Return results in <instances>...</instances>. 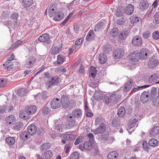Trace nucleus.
I'll use <instances>...</instances> for the list:
<instances>
[{"instance_id":"nucleus-1","label":"nucleus","mask_w":159,"mask_h":159,"mask_svg":"<svg viewBox=\"0 0 159 159\" xmlns=\"http://www.w3.org/2000/svg\"><path fill=\"white\" fill-rule=\"evenodd\" d=\"M36 61V59L35 57L32 56L29 57L25 60L24 64L25 67L29 68L33 67Z\"/></svg>"},{"instance_id":"nucleus-2","label":"nucleus","mask_w":159,"mask_h":159,"mask_svg":"<svg viewBox=\"0 0 159 159\" xmlns=\"http://www.w3.org/2000/svg\"><path fill=\"white\" fill-rule=\"evenodd\" d=\"M62 104L61 100L58 98H55L52 99L51 102V106L54 109L59 108Z\"/></svg>"},{"instance_id":"nucleus-3","label":"nucleus","mask_w":159,"mask_h":159,"mask_svg":"<svg viewBox=\"0 0 159 159\" xmlns=\"http://www.w3.org/2000/svg\"><path fill=\"white\" fill-rule=\"evenodd\" d=\"M106 129V127L105 124L102 123L100 124L97 128L92 131L95 134H102L105 132Z\"/></svg>"},{"instance_id":"nucleus-4","label":"nucleus","mask_w":159,"mask_h":159,"mask_svg":"<svg viewBox=\"0 0 159 159\" xmlns=\"http://www.w3.org/2000/svg\"><path fill=\"white\" fill-rule=\"evenodd\" d=\"M38 40L40 42L47 44L50 43L51 40L49 35L47 34H43L38 38Z\"/></svg>"},{"instance_id":"nucleus-5","label":"nucleus","mask_w":159,"mask_h":159,"mask_svg":"<svg viewBox=\"0 0 159 159\" xmlns=\"http://www.w3.org/2000/svg\"><path fill=\"white\" fill-rule=\"evenodd\" d=\"M159 65V61L155 58H151L148 62V66L150 69L155 68Z\"/></svg>"},{"instance_id":"nucleus-6","label":"nucleus","mask_w":159,"mask_h":159,"mask_svg":"<svg viewBox=\"0 0 159 159\" xmlns=\"http://www.w3.org/2000/svg\"><path fill=\"white\" fill-rule=\"evenodd\" d=\"M60 79L57 76L53 77L50 80L47 82L46 83L47 86L50 87L53 84H57L60 83Z\"/></svg>"},{"instance_id":"nucleus-7","label":"nucleus","mask_w":159,"mask_h":159,"mask_svg":"<svg viewBox=\"0 0 159 159\" xmlns=\"http://www.w3.org/2000/svg\"><path fill=\"white\" fill-rule=\"evenodd\" d=\"M30 115L28 111H27L25 108L24 110H22L20 111L19 116L21 118L24 120L30 119Z\"/></svg>"},{"instance_id":"nucleus-8","label":"nucleus","mask_w":159,"mask_h":159,"mask_svg":"<svg viewBox=\"0 0 159 159\" xmlns=\"http://www.w3.org/2000/svg\"><path fill=\"white\" fill-rule=\"evenodd\" d=\"M149 7V3L147 0H141L139 6V8L141 10L144 11Z\"/></svg>"},{"instance_id":"nucleus-9","label":"nucleus","mask_w":159,"mask_h":159,"mask_svg":"<svg viewBox=\"0 0 159 159\" xmlns=\"http://www.w3.org/2000/svg\"><path fill=\"white\" fill-rule=\"evenodd\" d=\"M110 100L111 102L116 103L121 100V96L116 93H112L110 96Z\"/></svg>"},{"instance_id":"nucleus-10","label":"nucleus","mask_w":159,"mask_h":159,"mask_svg":"<svg viewBox=\"0 0 159 159\" xmlns=\"http://www.w3.org/2000/svg\"><path fill=\"white\" fill-rule=\"evenodd\" d=\"M142 42V38L139 36H136L134 37L132 40V43L135 46L140 45Z\"/></svg>"},{"instance_id":"nucleus-11","label":"nucleus","mask_w":159,"mask_h":159,"mask_svg":"<svg viewBox=\"0 0 159 159\" xmlns=\"http://www.w3.org/2000/svg\"><path fill=\"white\" fill-rule=\"evenodd\" d=\"M124 54V52L123 50L116 49L114 52V56L115 59H119L122 57Z\"/></svg>"},{"instance_id":"nucleus-12","label":"nucleus","mask_w":159,"mask_h":159,"mask_svg":"<svg viewBox=\"0 0 159 159\" xmlns=\"http://www.w3.org/2000/svg\"><path fill=\"white\" fill-rule=\"evenodd\" d=\"M129 57L131 61L137 62L139 60V53L136 51H134L133 52L130 54Z\"/></svg>"},{"instance_id":"nucleus-13","label":"nucleus","mask_w":159,"mask_h":159,"mask_svg":"<svg viewBox=\"0 0 159 159\" xmlns=\"http://www.w3.org/2000/svg\"><path fill=\"white\" fill-rule=\"evenodd\" d=\"M149 136L151 137H154L159 134V127L154 126L149 131Z\"/></svg>"},{"instance_id":"nucleus-14","label":"nucleus","mask_w":159,"mask_h":159,"mask_svg":"<svg viewBox=\"0 0 159 159\" xmlns=\"http://www.w3.org/2000/svg\"><path fill=\"white\" fill-rule=\"evenodd\" d=\"M149 98L148 93L144 91L141 95L140 100L142 103H145L148 102L149 99Z\"/></svg>"},{"instance_id":"nucleus-15","label":"nucleus","mask_w":159,"mask_h":159,"mask_svg":"<svg viewBox=\"0 0 159 159\" xmlns=\"http://www.w3.org/2000/svg\"><path fill=\"white\" fill-rule=\"evenodd\" d=\"M134 6L131 4H129L126 7L125 12L127 15L132 14L134 11Z\"/></svg>"},{"instance_id":"nucleus-16","label":"nucleus","mask_w":159,"mask_h":159,"mask_svg":"<svg viewBox=\"0 0 159 159\" xmlns=\"http://www.w3.org/2000/svg\"><path fill=\"white\" fill-rule=\"evenodd\" d=\"M148 50L146 49H144L141 50L139 53V56L140 59H145L147 58Z\"/></svg>"},{"instance_id":"nucleus-17","label":"nucleus","mask_w":159,"mask_h":159,"mask_svg":"<svg viewBox=\"0 0 159 159\" xmlns=\"http://www.w3.org/2000/svg\"><path fill=\"white\" fill-rule=\"evenodd\" d=\"M25 108L26 109V111H28L30 115L34 114L37 109L36 106L33 105L27 107Z\"/></svg>"},{"instance_id":"nucleus-18","label":"nucleus","mask_w":159,"mask_h":159,"mask_svg":"<svg viewBox=\"0 0 159 159\" xmlns=\"http://www.w3.org/2000/svg\"><path fill=\"white\" fill-rule=\"evenodd\" d=\"M27 132H28L29 134L33 135L36 132L37 129L36 127L33 125H31L28 126Z\"/></svg>"},{"instance_id":"nucleus-19","label":"nucleus","mask_w":159,"mask_h":159,"mask_svg":"<svg viewBox=\"0 0 159 159\" xmlns=\"http://www.w3.org/2000/svg\"><path fill=\"white\" fill-rule=\"evenodd\" d=\"M95 35L93 30H90L86 36V39L87 41H90L94 39Z\"/></svg>"},{"instance_id":"nucleus-20","label":"nucleus","mask_w":159,"mask_h":159,"mask_svg":"<svg viewBox=\"0 0 159 159\" xmlns=\"http://www.w3.org/2000/svg\"><path fill=\"white\" fill-rule=\"evenodd\" d=\"M109 134L108 133H105L103 134H102L100 136V139L104 142L109 141L111 138L109 136Z\"/></svg>"},{"instance_id":"nucleus-21","label":"nucleus","mask_w":159,"mask_h":159,"mask_svg":"<svg viewBox=\"0 0 159 159\" xmlns=\"http://www.w3.org/2000/svg\"><path fill=\"white\" fill-rule=\"evenodd\" d=\"M57 9L55 4L50 6L48 9L49 15L50 17L52 16L56 11Z\"/></svg>"},{"instance_id":"nucleus-22","label":"nucleus","mask_w":159,"mask_h":159,"mask_svg":"<svg viewBox=\"0 0 159 159\" xmlns=\"http://www.w3.org/2000/svg\"><path fill=\"white\" fill-rule=\"evenodd\" d=\"M132 84L133 80L131 79H130L125 84L124 87V91H129L131 89Z\"/></svg>"},{"instance_id":"nucleus-23","label":"nucleus","mask_w":159,"mask_h":159,"mask_svg":"<svg viewBox=\"0 0 159 159\" xmlns=\"http://www.w3.org/2000/svg\"><path fill=\"white\" fill-rule=\"evenodd\" d=\"M97 71L96 68L93 66H91L89 70V74L91 78H94Z\"/></svg>"},{"instance_id":"nucleus-24","label":"nucleus","mask_w":159,"mask_h":159,"mask_svg":"<svg viewBox=\"0 0 159 159\" xmlns=\"http://www.w3.org/2000/svg\"><path fill=\"white\" fill-rule=\"evenodd\" d=\"M20 138L23 141H25L28 139L29 137H30L29 134L27 131H24L20 134Z\"/></svg>"},{"instance_id":"nucleus-25","label":"nucleus","mask_w":159,"mask_h":159,"mask_svg":"<svg viewBox=\"0 0 159 159\" xmlns=\"http://www.w3.org/2000/svg\"><path fill=\"white\" fill-rule=\"evenodd\" d=\"M148 142L149 145L153 147H156L158 145V141L157 140L154 138L150 139Z\"/></svg>"},{"instance_id":"nucleus-26","label":"nucleus","mask_w":159,"mask_h":159,"mask_svg":"<svg viewBox=\"0 0 159 159\" xmlns=\"http://www.w3.org/2000/svg\"><path fill=\"white\" fill-rule=\"evenodd\" d=\"M125 113V109L124 107H120L117 111L118 115L120 118L123 117L124 116Z\"/></svg>"},{"instance_id":"nucleus-27","label":"nucleus","mask_w":159,"mask_h":159,"mask_svg":"<svg viewBox=\"0 0 159 159\" xmlns=\"http://www.w3.org/2000/svg\"><path fill=\"white\" fill-rule=\"evenodd\" d=\"M15 120L16 119L14 116L12 115H11L6 118L5 121L6 124L8 125L15 121Z\"/></svg>"},{"instance_id":"nucleus-28","label":"nucleus","mask_w":159,"mask_h":159,"mask_svg":"<svg viewBox=\"0 0 159 159\" xmlns=\"http://www.w3.org/2000/svg\"><path fill=\"white\" fill-rule=\"evenodd\" d=\"M98 59L99 63L101 64H103L106 62L107 58L105 55L103 54H100Z\"/></svg>"},{"instance_id":"nucleus-29","label":"nucleus","mask_w":159,"mask_h":159,"mask_svg":"<svg viewBox=\"0 0 159 159\" xmlns=\"http://www.w3.org/2000/svg\"><path fill=\"white\" fill-rule=\"evenodd\" d=\"M118 156V153L116 152L113 151L108 155L107 158L108 159H117Z\"/></svg>"},{"instance_id":"nucleus-30","label":"nucleus","mask_w":159,"mask_h":159,"mask_svg":"<svg viewBox=\"0 0 159 159\" xmlns=\"http://www.w3.org/2000/svg\"><path fill=\"white\" fill-rule=\"evenodd\" d=\"M120 119L118 117H116L113 119L112 125L114 127H117L120 124Z\"/></svg>"},{"instance_id":"nucleus-31","label":"nucleus","mask_w":159,"mask_h":159,"mask_svg":"<svg viewBox=\"0 0 159 159\" xmlns=\"http://www.w3.org/2000/svg\"><path fill=\"white\" fill-rule=\"evenodd\" d=\"M64 15L61 12L56 13L53 18V20L56 21H60L63 17Z\"/></svg>"},{"instance_id":"nucleus-32","label":"nucleus","mask_w":159,"mask_h":159,"mask_svg":"<svg viewBox=\"0 0 159 159\" xmlns=\"http://www.w3.org/2000/svg\"><path fill=\"white\" fill-rule=\"evenodd\" d=\"M158 75L157 74H153L149 78V82L150 83H153L157 80Z\"/></svg>"},{"instance_id":"nucleus-33","label":"nucleus","mask_w":159,"mask_h":159,"mask_svg":"<svg viewBox=\"0 0 159 159\" xmlns=\"http://www.w3.org/2000/svg\"><path fill=\"white\" fill-rule=\"evenodd\" d=\"M104 24L103 22H101L98 23L95 26L94 30L98 31L99 30H101L103 28Z\"/></svg>"},{"instance_id":"nucleus-34","label":"nucleus","mask_w":159,"mask_h":159,"mask_svg":"<svg viewBox=\"0 0 159 159\" xmlns=\"http://www.w3.org/2000/svg\"><path fill=\"white\" fill-rule=\"evenodd\" d=\"M63 137L65 140L67 141H72L75 139V135L72 134H66L64 135Z\"/></svg>"},{"instance_id":"nucleus-35","label":"nucleus","mask_w":159,"mask_h":159,"mask_svg":"<svg viewBox=\"0 0 159 159\" xmlns=\"http://www.w3.org/2000/svg\"><path fill=\"white\" fill-rule=\"evenodd\" d=\"M103 97V94L100 92H95L93 95L94 99L98 101L101 100Z\"/></svg>"},{"instance_id":"nucleus-36","label":"nucleus","mask_w":159,"mask_h":159,"mask_svg":"<svg viewBox=\"0 0 159 159\" xmlns=\"http://www.w3.org/2000/svg\"><path fill=\"white\" fill-rule=\"evenodd\" d=\"M62 126V125L61 124L55 123V124L53 125V128L55 129V131L57 132H60L62 131L63 129Z\"/></svg>"},{"instance_id":"nucleus-37","label":"nucleus","mask_w":159,"mask_h":159,"mask_svg":"<svg viewBox=\"0 0 159 159\" xmlns=\"http://www.w3.org/2000/svg\"><path fill=\"white\" fill-rule=\"evenodd\" d=\"M6 143L9 145H13L15 142V139L13 137H9L6 138L5 140Z\"/></svg>"},{"instance_id":"nucleus-38","label":"nucleus","mask_w":159,"mask_h":159,"mask_svg":"<svg viewBox=\"0 0 159 159\" xmlns=\"http://www.w3.org/2000/svg\"><path fill=\"white\" fill-rule=\"evenodd\" d=\"M129 33V31L127 30L123 31L121 33L120 35H119V38L122 40H124L128 35Z\"/></svg>"},{"instance_id":"nucleus-39","label":"nucleus","mask_w":159,"mask_h":159,"mask_svg":"<svg viewBox=\"0 0 159 159\" xmlns=\"http://www.w3.org/2000/svg\"><path fill=\"white\" fill-rule=\"evenodd\" d=\"M27 90L25 89L22 88L19 90L17 91V94L20 97L24 96L27 93Z\"/></svg>"},{"instance_id":"nucleus-40","label":"nucleus","mask_w":159,"mask_h":159,"mask_svg":"<svg viewBox=\"0 0 159 159\" xmlns=\"http://www.w3.org/2000/svg\"><path fill=\"white\" fill-rule=\"evenodd\" d=\"M72 113L74 116L77 117H80L82 115V111L80 109H76L72 112Z\"/></svg>"},{"instance_id":"nucleus-41","label":"nucleus","mask_w":159,"mask_h":159,"mask_svg":"<svg viewBox=\"0 0 159 159\" xmlns=\"http://www.w3.org/2000/svg\"><path fill=\"white\" fill-rule=\"evenodd\" d=\"M52 152L50 150L48 151L45 152L43 157L44 159H49L52 156Z\"/></svg>"},{"instance_id":"nucleus-42","label":"nucleus","mask_w":159,"mask_h":159,"mask_svg":"<svg viewBox=\"0 0 159 159\" xmlns=\"http://www.w3.org/2000/svg\"><path fill=\"white\" fill-rule=\"evenodd\" d=\"M51 144L49 143H44L41 146V150L44 151L48 149L50 147Z\"/></svg>"},{"instance_id":"nucleus-43","label":"nucleus","mask_w":159,"mask_h":159,"mask_svg":"<svg viewBox=\"0 0 159 159\" xmlns=\"http://www.w3.org/2000/svg\"><path fill=\"white\" fill-rule=\"evenodd\" d=\"M33 0H23L22 3L24 7H29L32 4Z\"/></svg>"},{"instance_id":"nucleus-44","label":"nucleus","mask_w":159,"mask_h":159,"mask_svg":"<svg viewBox=\"0 0 159 159\" xmlns=\"http://www.w3.org/2000/svg\"><path fill=\"white\" fill-rule=\"evenodd\" d=\"M23 124L19 122H16L14 126V129L16 130H20L22 128Z\"/></svg>"},{"instance_id":"nucleus-45","label":"nucleus","mask_w":159,"mask_h":159,"mask_svg":"<svg viewBox=\"0 0 159 159\" xmlns=\"http://www.w3.org/2000/svg\"><path fill=\"white\" fill-rule=\"evenodd\" d=\"M79 148L82 151H83L84 149H87L89 146L88 145V143L87 142H85L84 143L83 145L81 144H80L78 146Z\"/></svg>"},{"instance_id":"nucleus-46","label":"nucleus","mask_w":159,"mask_h":159,"mask_svg":"<svg viewBox=\"0 0 159 159\" xmlns=\"http://www.w3.org/2000/svg\"><path fill=\"white\" fill-rule=\"evenodd\" d=\"M119 30L116 28H114L112 29L110 32V35L113 37L117 36Z\"/></svg>"},{"instance_id":"nucleus-47","label":"nucleus","mask_w":159,"mask_h":159,"mask_svg":"<svg viewBox=\"0 0 159 159\" xmlns=\"http://www.w3.org/2000/svg\"><path fill=\"white\" fill-rule=\"evenodd\" d=\"M64 58L63 56L59 55L57 57V64L58 65H61L63 62Z\"/></svg>"},{"instance_id":"nucleus-48","label":"nucleus","mask_w":159,"mask_h":159,"mask_svg":"<svg viewBox=\"0 0 159 159\" xmlns=\"http://www.w3.org/2000/svg\"><path fill=\"white\" fill-rule=\"evenodd\" d=\"M129 123L132 126L131 127L135 126L136 125L137 127L138 125V121L137 120L134 118L129 120Z\"/></svg>"},{"instance_id":"nucleus-49","label":"nucleus","mask_w":159,"mask_h":159,"mask_svg":"<svg viewBox=\"0 0 159 159\" xmlns=\"http://www.w3.org/2000/svg\"><path fill=\"white\" fill-rule=\"evenodd\" d=\"M77 122L73 119L69 120L68 125L70 127H72L77 124Z\"/></svg>"},{"instance_id":"nucleus-50","label":"nucleus","mask_w":159,"mask_h":159,"mask_svg":"<svg viewBox=\"0 0 159 159\" xmlns=\"http://www.w3.org/2000/svg\"><path fill=\"white\" fill-rule=\"evenodd\" d=\"M79 156V154L76 152L72 153L70 156V159H78Z\"/></svg>"},{"instance_id":"nucleus-51","label":"nucleus","mask_w":159,"mask_h":159,"mask_svg":"<svg viewBox=\"0 0 159 159\" xmlns=\"http://www.w3.org/2000/svg\"><path fill=\"white\" fill-rule=\"evenodd\" d=\"M149 143H148L146 141H144L143 143L142 146L144 149L147 151H149Z\"/></svg>"},{"instance_id":"nucleus-52","label":"nucleus","mask_w":159,"mask_h":159,"mask_svg":"<svg viewBox=\"0 0 159 159\" xmlns=\"http://www.w3.org/2000/svg\"><path fill=\"white\" fill-rule=\"evenodd\" d=\"M61 49L60 47H56L54 48L52 50L51 54L52 55H55L58 53Z\"/></svg>"},{"instance_id":"nucleus-53","label":"nucleus","mask_w":159,"mask_h":159,"mask_svg":"<svg viewBox=\"0 0 159 159\" xmlns=\"http://www.w3.org/2000/svg\"><path fill=\"white\" fill-rule=\"evenodd\" d=\"M6 64L7 66V70L8 71L11 70L14 67L13 64L12 62H6Z\"/></svg>"},{"instance_id":"nucleus-54","label":"nucleus","mask_w":159,"mask_h":159,"mask_svg":"<svg viewBox=\"0 0 159 159\" xmlns=\"http://www.w3.org/2000/svg\"><path fill=\"white\" fill-rule=\"evenodd\" d=\"M83 138L84 137L83 136H80L77 138L75 142V145H77L81 143L83 141Z\"/></svg>"},{"instance_id":"nucleus-55","label":"nucleus","mask_w":159,"mask_h":159,"mask_svg":"<svg viewBox=\"0 0 159 159\" xmlns=\"http://www.w3.org/2000/svg\"><path fill=\"white\" fill-rule=\"evenodd\" d=\"M150 86V85H144L143 86H138L137 88H134L132 90L134 92H135L138 90H139V89L140 88H145L147 87H149Z\"/></svg>"},{"instance_id":"nucleus-56","label":"nucleus","mask_w":159,"mask_h":159,"mask_svg":"<svg viewBox=\"0 0 159 159\" xmlns=\"http://www.w3.org/2000/svg\"><path fill=\"white\" fill-rule=\"evenodd\" d=\"M71 146V143L70 142L68 144L66 145L65 149V153H67L70 150Z\"/></svg>"},{"instance_id":"nucleus-57","label":"nucleus","mask_w":159,"mask_h":159,"mask_svg":"<svg viewBox=\"0 0 159 159\" xmlns=\"http://www.w3.org/2000/svg\"><path fill=\"white\" fill-rule=\"evenodd\" d=\"M69 100V98L68 96L66 95H63L61 97V102L62 104Z\"/></svg>"},{"instance_id":"nucleus-58","label":"nucleus","mask_w":159,"mask_h":159,"mask_svg":"<svg viewBox=\"0 0 159 159\" xmlns=\"http://www.w3.org/2000/svg\"><path fill=\"white\" fill-rule=\"evenodd\" d=\"M152 37L156 40L159 39V31H154L152 34Z\"/></svg>"},{"instance_id":"nucleus-59","label":"nucleus","mask_w":159,"mask_h":159,"mask_svg":"<svg viewBox=\"0 0 159 159\" xmlns=\"http://www.w3.org/2000/svg\"><path fill=\"white\" fill-rule=\"evenodd\" d=\"M7 83V81L6 79H0V88L4 87Z\"/></svg>"},{"instance_id":"nucleus-60","label":"nucleus","mask_w":159,"mask_h":159,"mask_svg":"<svg viewBox=\"0 0 159 159\" xmlns=\"http://www.w3.org/2000/svg\"><path fill=\"white\" fill-rule=\"evenodd\" d=\"M42 113L43 115H47L50 111L49 108L47 107H45L42 110Z\"/></svg>"},{"instance_id":"nucleus-61","label":"nucleus","mask_w":159,"mask_h":159,"mask_svg":"<svg viewBox=\"0 0 159 159\" xmlns=\"http://www.w3.org/2000/svg\"><path fill=\"white\" fill-rule=\"evenodd\" d=\"M151 96L152 97H153V96H155L157 94L156 88L154 87H152L151 91Z\"/></svg>"},{"instance_id":"nucleus-62","label":"nucleus","mask_w":159,"mask_h":159,"mask_svg":"<svg viewBox=\"0 0 159 159\" xmlns=\"http://www.w3.org/2000/svg\"><path fill=\"white\" fill-rule=\"evenodd\" d=\"M111 51V48H110V46H108L106 47L105 46L103 48V52L105 54L108 53Z\"/></svg>"},{"instance_id":"nucleus-63","label":"nucleus","mask_w":159,"mask_h":159,"mask_svg":"<svg viewBox=\"0 0 159 159\" xmlns=\"http://www.w3.org/2000/svg\"><path fill=\"white\" fill-rule=\"evenodd\" d=\"M139 19L138 17H132L130 19V22L131 23L134 24L139 22Z\"/></svg>"},{"instance_id":"nucleus-64","label":"nucleus","mask_w":159,"mask_h":159,"mask_svg":"<svg viewBox=\"0 0 159 159\" xmlns=\"http://www.w3.org/2000/svg\"><path fill=\"white\" fill-rule=\"evenodd\" d=\"M155 19V22L156 23H159V12L156 13L154 16Z\"/></svg>"}]
</instances>
